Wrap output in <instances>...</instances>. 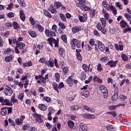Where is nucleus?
<instances>
[{
    "instance_id": "24",
    "label": "nucleus",
    "mask_w": 131,
    "mask_h": 131,
    "mask_svg": "<svg viewBox=\"0 0 131 131\" xmlns=\"http://www.w3.org/2000/svg\"><path fill=\"white\" fill-rule=\"evenodd\" d=\"M5 90L7 91L10 95L13 94V90H12V88L11 86H9L8 85H6L5 87Z\"/></svg>"
},
{
    "instance_id": "30",
    "label": "nucleus",
    "mask_w": 131,
    "mask_h": 131,
    "mask_svg": "<svg viewBox=\"0 0 131 131\" xmlns=\"http://www.w3.org/2000/svg\"><path fill=\"white\" fill-rule=\"evenodd\" d=\"M43 12L44 13V14L47 16L48 17V18H52V14L49 12L47 10L44 9L43 10Z\"/></svg>"
},
{
    "instance_id": "27",
    "label": "nucleus",
    "mask_w": 131,
    "mask_h": 131,
    "mask_svg": "<svg viewBox=\"0 0 131 131\" xmlns=\"http://www.w3.org/2000/svg\"><path fill=\"white\" fill-rule=\"evenodd\" d=\"M106 129L109 131H114L115 130V128L114 126L110 124L106 126Z\"/></svg>"
},
{
    "instance_id": "15",
    "label": "nucleus",
    "mask_w": 131,
    "mask_h": 131,
    "mask_svg": "<svg viewBox=\"0 0 131 131\" xmlns=\"http://www.w3.org/2000/svg\"><path fill=\"white\" fill-rule=\"evenodd\" d=\"M97 43L98 45V48L100 51H104L106 47L105 46V45L103 43V42L98 41L97 42Z\"/></svg>"
},
{
    "instance_id": "19",
    "label": "nucleus",
    "mask_w": 131,
    "mask_h": 131,
    "mask_svg": "<svg viewBox=\"0 0 131 131\" xmlns=\"http://www.w3.org/2000/svg\"><path fill=\"white\" fill-rule=\"evenodd\" d=\"M9 45H15V43H17L18 41H17V39L15 37H13L12 39H9Z\"/></svg>"
},
{
    "instance_id": "44",
    "label": "nucleus",
    "mask_w": 131,
    "mask_h": 131,
    "mask_svg": "<svg viewBox=\"0 0 131 131\" xmlns=\"http://www.w3.org/2000/svg\"><path fill=\"white\" fill-rule=\"evenodd\" d=\"M30 126V125L28 123H26L24 125V126L22 127L23 130H26L28 127Z\"/></svg>"
},
{
    "instance_id": "58",
    "label": "nucleus",
    "mask_w": 131,
    "mask_h": 131,
    "mask_svg": "<svg viewBox=\"0 0 131 131\" xmlns=\"http://www.w3.org/2000/svg\"><path fill=\"white\" fill-rule=\"evenodd\" d=\"M43 100L46 101L48 103H50L51 102V98L49 97L45 96L43 98Z\"/></svg>"
},
{
    "instance_id": "51",
    "label": "nucleus",
    "mask_w": 131,
    "mask_h": 131,
    "mask_svg": "<svg viewBox=\"0 0 131 131\" xmlns=\"http://www.w3.org/2000/svg\"><path fill=\"white\" fill-rule=\"evenodd\" d=\"M124 17L128 20V21H131V16L128 13H125Z\"/></svg>"
},
{
    "instance_id": "6",
    "label": "nucleus",
    "mask_w": 131,
    "mask_h": 131,
    "mask_svg": "<svg viewBox=\"0 0 131 131\" xmlns=\"http://www.w3.org/2000/svg\"><path fill=\"white\" fill-rule=\"evenodd\" d=\"M45 34L47 35V36H48V37H52V36H56V33L49 29H46L45 30Z\"/></svg>"
},
{
    "instance_id": "2",
    "label": "nucleus",
    "mask_w": 131,
    "mask_h": 131,
    "mask_svg": "<svg viewBox=\"0 0 131 131\" xmlns=\"http://www.w3.org/2000/svg\"><path fill=\"white\" fill-rule=\"evenodd\" d=\"M71 46L73 50H75L76 46L78 49H79L81 47L80 41L77 40V39L73 38L72 39V42L71 43Z\"/></svg>"
},
{
    "instance_id": "10",
    "label": "nucleus",
    "mask_w": 131,
    "mask_h": 131,
    "mask_svg": "<svg viewBox=\"0 0 131 131\" xmlns=\"http://www.w3.org/2000/svg\"><path fill=\"white\" fill-rule=\"evenodd\" d=\"M82 116L84 118H86L87 119H95L96 118L95 115L91 114H83Z\"/></svg>"
},
{
    "instance_id": "7",
    "label": "nucleus",
    "mask_w": 131,
    "mask_h": 131,
    "mask_svg": "<svg viewBox=\"0 0 131 131\" xmlns=\"http://www.w3.org/2000/svg\"><path fill=\"white\" fill-rule=\"evenodd\" d=\"M114 92L115 94L112 97V101H117V100L118 99V88H116Z\"/></svg>"
},
{
    "instance_id": "61",
    "label": "nucleus",
    "mask_w": 131,
    "mask_h": 131,
    "mask_svg": "<svg viewBox=\"0 0 131 131\" xmlns=\"http://www.w3.org/2000/svg\"><path fill=\"white\" fill-rule=\"evenodd\" d=\"M127 98V97H126V96H125V95L120 96V99L121 101H124Z\"/></svg>"
},
{
    "instance_id": "62",
    "label": "nucleus",
    "mask_w": 131,
    "mask_h": 131,
    "mask_svg": "<svg viewBox=\"0 0 131 131\" xmlns=\"http://www.w3.org/2000/svg\"><path fill=\"white\" fill-rule=\"evenodd\" d=\"M30 22H31V24H32V25H35V21H34V19H33V18H32V17H31L30 18Z\"/></svg>"
},
{
    "instance_id": "40",
    "label": "nucleus",
    "mask_w": 131,
    "mask_h": 131,
    "mask_svg": "<svg viewBox=\"0 0 131 131\" xmlns=\"http://www.w3.org/2000/svg\"><path fill=\"white\" fill-rule=\"evenodd\" d=\"M13 25L14 29H18V28H20V25L16 21L13 23Z\"/></svg>"
},
{
    "instance_id": "39",
    "label": "nucleus",
    "mask_w": 131,
    "mask_h": 131,
    "mask_svg": "<svg viewBox=\"0 0 131 131\" xmlns=\"http://www.w3.org/2000/svg\"><path fill=\"white\" fill-rule=\"evenodd\" d=\"M49 113H48V115H52V114H53V113H54V107H53V106H50L49 107Z\"/></svg>"
},
{
    "instance_id": "56",
    "label": "nucleus",
    "mask_w": 131,
    "mask_h": 131,
    "mask_svg": "<svg viewBox=\"0 0 131 131\" xmlns=\"http://www.w3.org/2000/svg\"><path fill=\"white\" fill-rule=\"evenodd\" d=\"M92 79H93V76H90L88 80H86V81H85V83L86 84L90 83V82L92 81Z\"/></svg>"
},
{
    "instance_id": "64",
    "label": "nucleus",
    "mask_w": 131,
    "mask_h": 131,
    "mask_svg": "<svg viewBox=\"0 0 131 131\" xmlns=\"http://www.w3.org/2000/svg\"><path fill=\"white\" fill-rule=\"evenodd\" d=\"M117 108V105H112L109 106L108 109L109 110H115Z\"/></svg>"
},
{
    "instance_id": "42",
    "label": "nucleus",
    "mask_w": 131,
    "mask_h": 131,
    "mask_svg": "<svg viewBox=\"0 0 131 131\" xmlns=\"http://www.w3.org/2000/svg\"><path fill=\"white\" fill-rule=\"evenodd\" d=\"M58 25L61 28V29H66V26H65V25H64V23H63L62 21H59L58 23Z\"/></svg>"
},
{
    "instance_id": "11",
    "label": "nucleus",
    "mask_w": 131,
    "mask_h": 131,
    "mask_svg": "<svg viewBox=\"0 0 131 131\" xmlns=\"http://www.w3.org/2000/svg\"><path fill=\"white\" fill-rule=\"evenodd\" d=\"M54 63L55 62L54 61V59L50 58L49 61H46V65L48 66V67H52V68H53V67H54Z\"/></svg>"
},
{
    "instance_id": "20",
    "label": "nucleus",
    "mask_w": 131,
    "mask_h": 131,
    "mask_svg": "<svg viewBox=\"0 0 131 131\" xmlns=\"http://www.w3.org/2000/svg\"><path fill=\"white\" fill-rule=\"evenodd\" d=\"M16 47L19 48L20 50H23V48L25 47V44L23 43V42H18L16 43Z\"/></svg>"
},
{
    "instance_id": "22",
    "label": "nucleus",
    "mask_w": 131,
    "mask_h": 131,
    "mask_svg": "<svg viewBox=\"0 0 131 131\" xmlns=\"http://www.w3.org/2000/svg\"><path fill=\"white\" fill-rule=\"evenodd\" d=\"M79 127L81 128V129H82V130L88 131V130L86 129L88 127H86V125H85V124L83 123H81L79 125Z\"/></svg>"
},
{
    "instance_id": "3",
    "label": "nucleus",
    "mask_w": 131,
    "mask_h": 131,
    "mask_svg": "<svg viewBox=\"0 0 131 131\" xmlns=\"http://www.w3.org/2000/svg\"><path fill=\"white\" fill-rule=\"evenodd\" d=\"M99 91L101 94H103V97L104 99H107L108 97V90L107 89V88H106L104 85H101L100 87Z\"/></svg>"
},
{
    "instance_id": "52",
    "label": "nucleus",
    "mask_w": 131,
    "mask_h": 131,
    "mask_svg": "<svg viewBox=\"0 0 131 131\" xmlns=\"http://www.w3.org/2000/svg\"><path fill=\"white\" fill-rule=\"evenodd\" d=\"M85 47L86 48L88 52H91V51H92V50H93V48H92V47H91L89 45H85Z\"/></svg>"
},
{
    "instance_id": "48",
    "label": "nucleus",
    "mask_w": 131,
    "mask_h": 131,
    "mask_svg": "<svg viewBox=\"0 0 131 131\" xmlns=\"http://www.w3.org/2000/svg\"><path fill=\"white\" fill-rule=\"evenodd\" d=\"M79 2L78 3L76 4V7H79V5L81 4H84L85 3V0H77Z\"/></svg>"
},
{
    "instance_id": "47",
    "label": "nucleus",
    "mask_w": 131,
    "mask_h": 131,
    "mask_svg": "<svg viewBox=\"0 0 131 131\" xmlns=\"http://www.w3.org/2000/svg\"><path fill=\"white\" fill-rule=\"evenodd\" d=\"M107 114H110L111 115H112L113 117H116V112L115 111H112V112H107L106 113Z\"/></svg>"
},
{
    "instance_id": "38",
    "label": "nucleus",
    "mask_w": 131,
    "mask_h": 131,
    "mask_svg": "<svg viewBox=\"0 0 131 131\" xmlns=\"http://www.w3.org/2000/svg\"><path fill=\"white\" fill-rule=\"evenodd\" d=\"M54 4V6H56L57 9H59V8H60V7H62V4H61V3L59 2H55Z\"/></svg>"
},
{
    "instance_id": "50",
    "label": "nucleus",
    "mask_w": 131,
    "mask_h": 131,
    "mask_svg": "<svg viewBox=\"0 0 131 131\" xmlns=\"http://www.w3.org/2000/svg\"><path fill=\"white\" fill-rule=\"evenodd\" d=\"M115 5L117 8L120 9V10H122L123 9L122 8V6H121V3H120V2H116Z\"/></svg>"
},
{
    "instance_id": "5",
    "label": "nucleus",
    "mask_w": 131,
    "mask_h": 131,
    "mask_svg": "<svg viewBox=\"0 0 131 131\" xmlns=\"http://www.w3.org/2000/svg\"><path fill=\"white\" fill-rule=\"evenodd\" d=\"M33 116L36 119H37V121L39 122V123H42L43 121L41 119V116L40 115H38L36 113H34Z\"/></svg>"
},
{
    "instance_id": "55",
    "label": "nucleus",
    "mask_w": 131,
    "mask_h": 131,
    "mask_svg": "<svg viewBox=\"0 0 131 131\" xmlns=\"http://www.w3.org/2000/svg\"><path fill=\"white\" fill-rule=\"evenodd\" d=\"M89 43L91 47H94L95 46V39H91L89 41Z\"/></svg>"
},
{
    "instance_id": "54",
    "label": "nucleus",
    "mask_w": 131,
    "mask_h": 131,
    "mask_svg": "<svg viewBox=\"0 0 131 131\" xmlns=\"http://www.w3.org/2000/svg\"><path fill=\"white\" fill-rule=\"evenodd\" d=\"M52 30L56 32V31H57L58 30V27H57V25H53L52 27Z\"/></svg>"
},
{
    "instance_id": "14",
    "label": "nucleus",
    "mask_w": 131,
    "mask_h": 131,
    "mask_svg": "<svg viewBox=\"0 0 131 131\" xmlns=\"http://www.w3.org/2000/svg\"><path fill=\"white\" fill-rule=\"evenodd\" d=\"M118 63V61H113V60H110L107 63L106 65H110V67H116V64Z\"/></svg>"
},
{
    "instance_id": "17",
    "label": "nucleus",
    "mask_w": 131,
    "mask_h": 131,
    "mask_svg": "<svg viewBox=\"0 0 131 131\" xmlns=\"http://www.w3.org/2000/svg\"><path fill=\"white\" fill-rule=\"evenodd\" d=\"M35 28L39 31V32H43V27L40 25L39 24H36L35 25Z\"/></svg>"
},
{
    "instance_id": "29",
    "label": "nucleus",
    "mask_w": 131,
    "mask_h": 131,
    "mask_svg": "<svg viewBox=\"0 0 131 131\" xmlns=\"http://www.w3.org/2000/svg\"><path fill=\"white\" fill-rule=\"evenodd\" d=\"M29 34L31 36V37H36L37 36V34L33 31H29Z\"/></svg>"
},
{
    "instance_id": "28",
    "label": "nucleus",
    "mask_w": 131,
    "mask_h": 131,
    "mask_svg": "<svg viewBox=\"0 0 131 131\" xmlns=\"http://www.w3.org/2000/svg\"><path fill=\"white\" fill-rule=\"evenodd\" d=\"M120 26L121 27H122L123 28H125L126 26H127V23L124 21V20L122 19L120 21Z\"/></svg>"
},
{
    "instance_id": "57",
    "label": "nucleus",
    "mask_w": 131,
    "mask_h": 131,
    "mask_svg": "<svg viewBox=\"0 0 131 131\" xmlns=\"http://www.w3.org/2000/svg\"><path fill=\"white\" fill-rule=\"evenodd\" d=\"M62 71L64 75H66V74H67V72H68V68L66 67H64L63 68H62Z\"/></svg>"
},
{
    "instance_id": "41",
    "label": "nucleus",
    "mask_w": 131,
    "mask_h": 131,
    "mask_svg": "<svg viewBox=\"0 0 131 131\" xmlns=\"http://www.w3.org/2000/svg\"><path fill=\"white\" fill-rule=\"evenodd\" d=\"M121 58L123 61H126L128 60V57L125 54H122L121 55Z\"/></svg>"
},
{
    "instance_id": "46",
    "label": "nucleus",
    "mask_w": 131,
    "mask_h": 131,
    "mask_svg": "<svg viewBox=\"0 0 131 131\" xmlns=\"http://www.w3.org/2000/svg\"><path fill=\"white\" fill-rule=\"evenodd\" d=\"M58 51L60 56H63V54L65 53V50L63 48H59Z\"/></svg>"
},
{
    "instance_id": "43",
    "label": "nucleus",
    "mask_w": 131,
    "mask_h": 131,
    "mask_svg": "<svg viewBox=\"0 0 131 131\" xmlns=\"http://www.w3.org/2000/svg\"><path fill=\"white\" fill-rule=\"evenodd\" d=\"M62 40L65 43H67V36L65 34H63L61 36Z\"/></svg>"
},
{
    "instance_id": "8",
    "label": "nucleus",
    "mask_w": 131,
    "mask_h": 131,
    "mask_svg": "<svg viewBox=\"0 0 131 131\" xmlns=\"http://www.w3.org/2000/svg\"><path fill=\"white\" fill-rule=\"evenodd\" d=\"M78 19L80 22H85L88 20V15L86 14L83 15H78Z\"/></svg>"
},
{
    "instance_id": "9",
    "label": "nucleus",
    "mask_w": 131,
    "mask_h": 131,
    "mask_svg": "<svg viewBox=\"0 0 131 131\" xmlns=\"http://www.w3.org/2000/svg\"><path fill=\"white\" fill-rule=\"evenodd\" d=\"M48 10L49 12H50V13H51V14H57V13H58V11H57L56 8H55L54 5H50Z\"/></svg>"
},
{
    "instance_id": "60",
    "label": "nucleus",
    "mask_w": 131,
    "mask_h": 131,
    "mask_svg": "<svg viewBox=\"0 0 131 131\" xmlns=\"http://www.w3.org/2000/svg\"><path fill=\"white\" fill-rule=\"evenodd\" d=\"M7 16L9 17V18H13L15 16V13L13 12H9L7 14Z\"/></svg>"
},
{
    "instance_id": "35",
    "label": "nucleus",
    "mask_w": 131,
    "mask_h": 131,
    "mask_svg": "<svg viewBox=\"0 0 131 131\" xmlns=\"http://www.w3.org/2000/svg\"><path fill=\"white\" fill-rule=\"evenodd\" d=\"M17 2L21 7H26V3H25L24 0H17Z\"/></svg>"
},
{
    "instance_id": "4",
    "label": "nucleus",
    "mask_w": 131,
    "mask_h": 131,
    "mask_svg": "<svg viewBox=\"0 0 131 131\" xmlns=\"http://www.w3.org/2000/svg\"><path fill=\"white\" fill-rule=\"evenodd\" d=\"M0 102L2 103V105H6V106H11L12 105V103L10 102L8 99H5L3 97H0Z\"/></svg>"
},
{
    "instance_id": "25",
    "label": "nucleus",
    "mask_w": 131,
    "mask_h": 131,
    "mask_svg": "<svg viewBox=\"0 0 131 131\" xmlns=\"http://www.w3.org/2000/svg\"><path fill=\"white\" fill-rule=\"evenodd\" d=\"M52 86L55 91H56L57 93H59V85L56 82H53L52 83Z\"/></svg>"
},
{
    "instance_id": "1",
    "label": "nucleus",
    "mask_w": 131,
    "mask_h": 131,
    "mask_svg": "<svg viewBox=\"0 0 131 131\" xmlns=\"http://www.w3.org/2000/svg\"><path fill=\"white\" fill-rule=\"evenodd\" d=\"M47 41H48L51 47H53V43L55 48L59 47V38L58 37L56 38V40L53 37L49 38L47 39Z\"/></svg>"
},
{
    "instance_id": "13",
    "label": "nucleus",
    "mask_w": 131,
    "mask_h": 131,
    "mask_svg": "<svg viewBox=\"0 0 131 131\" xmlns=\"http://www.w3.org/2000/svg\"><path fill=\"white\" fill-rule=\"evenodd\" d=\"M78 8H80V9L82 10V11H90V7H88L86 5H85L84 3L80 5Z\"/></svg>"
},
{
    "instance_id": "12",
    "label": "nucleus",
    "mask_w": 131,
    "mask_h": 131,
    "mask_svg": "<svg viewBox=\"0 0 131 131\" xmlns=\"http://www.w3.org/2000/svg\"><path fill=\"white\" fill-rule=\"evenodd\" d=\"M115 48L117 51H123V46L121 44V42H119V46L118 44H115Z\"/></svg>"
},
{
    "instance_id": "33",
    "label": "nucleus",
    "mask_w": 131,
    "mask_h": 131,
    "mask_svg": "<svg viewBox=\"0 0 131 131\" xmlns=\"http://www.w3.org/2000/svg\"><path fill=\"white\" fill-rule=\"evenodd\" d=\"M59 17H60L61 20H62V21H63V22H66V16H65V15H64V14H63L62 13H59Z\"/></svg>"
},
{
    "instance_id": "32",
    "label": "nucleus",
    "mask_w": 131,
    "mask_h": 131,
    "mask_svg": "<svg viewBox=\"0 0 131 131\" xmlns=\"http://www.w3.org/2000/svg\"><path fill=\"white\" fill-rule=\"evenodd\" d=\"M71 110L72 111H78L79 110V107L77 105H72L71 106Z\"/></svg>"
},
{
    "instance_id": "63",
    "label": "nucleus",
    "mask_w": 131,
    "mask_h": 131,
    "mask_svg": "<svg viewBox=\"0 0 131 131\" xmlns=\"http://www.w3.org/2000/svg\"><path fill=\"white\" fill-rule=\"evenodd\" d=\"M55 76L56 78V81H59V80H60V75H59V73H55Z\"/></svg>"
},
{
    "instance_id": "16",
    "label": "nucleus",
    "mask_w": 131,
    "mask_h": 131,
    "mask_svg": "<svg viewBox=\"0 0 131 131\" xmlns=\"http://www.w3.org/2000/svg\"><path fill=\"white\" fill-rule=\"evenodd\" d=\"M81 30V27H74L72 28V31L73 33H77V32H79Z\"/></svg>"
},
{
    "instance_id": "31",
    "label": "nucleus",
    "mask_w": 131,
    "mask_h": 131,
    "mask_svg": "<svg viewBox=\"0 0 131 131\" xmlns=\"http://www.w3.org/2000/svg\"><path fill=\"white\" fill-rule=\"evenodd\" d=\"M38 108H39L40 110H42V111H46V110H47V106L43 104H39Z\"/></svg>"
},
{
    "instance_id": "34",
    "label": "nucleus",
    "mask_w": 131,
    "mask_h": 131,
    "mask_svg": "<svg viewBox=\"0 0 131 131\" xmlns=\"http://www.w3.org/2000/svg\"><path fill=\"white\" fill-rule=\"evenodd\" d=\"M82 69L86 72H88V71H90V68L86 64H82Z\"/></svg>"
},
{
    "instance_id": "53",
    "label": "nucleus",
    "mask_w": 131,
    "mask_h": 131,
    "mask_svg": "<svg viewBox=\"0 0 131 131\" xmlns=\"http://www.w3.org/2000/svg\"><path fill=\"white\" fill-rule=\"evenodd\" d=\"M12 23L11 21H8L5 24V26L7 27L8 28H11L12 27Z\"/></svg>"
},
{
    "instance_id": "37",
    "label": "nucleus",
    "mask_w": 131,
    "mask_h": 131,
    "mask_svg": "<svg viewBox=\"0 0 131 131\" xmlns=\"http://www.w3.org/2000/svg\"><path fill=\"white\" fill-rule=\"evenodd\" d=\"M5 61L6 62H11L13 60V56L10 55L9 56H7L5 58Z\"/></svg>"
},
{
    "instance_id": "36",
    "label": "nucleus",
    "mask_w": 131,
    "mask_h": 131,
    "mask_svg": "<svg viewBox=\"0 0 131 131\" xmlns=\"http://www.w3.org/2000/svg\"><path fill=\"white\" fill-rule=\"evenodd\" d=\"M100 20L101 21V23H102L101 25L102 27H105L106 24V19L104 18H101Z\"/></svg>"
},
{
    "instance_id": "23",
    "label": "nucleus",
    "mask_w": 131,
    "mask_h": 131,
    "mask_svg": "<svg viewBox=\"0 0 131 131\" xmlns=\"http://www.w3.org/2000/svg\"><path fill=\"white\" fill-rule=\"evenodd\" d=\"M68 83L70 86H73V79H72V76H71L68 79Z\"/></svg>"
},
{
    "instance_id": "49",
    "label": "nucleus",
    "mask_w": 131,
    "mask_h": 131,
    "mask_svg": "<svg viewBox=\"0 0 131 131\" xmlns=\"http://www.w3.org/2000/svg\"><path fill=\"white\" fill-rule=\"evenodd\" d=\"M114 6H113V5H107V6L106 7V8H105V9H106L107 11H112V9H114Z\"/></svg>"
},
{
    "instance_id": "21",
    "label": "nucleus",
    "mask_w": 131,
    "mask_h": 131,
    "mask_svg": "<svg viewBox=\"0 0 131 131\" xmlns=\"http://www.w3.org/2000/svg\"><path fill=\"white\" fill-rule=\"evenodd\" d=\"M1 114L3 116H6L7 114H8V112L7 111V107H4L1 109Z\"/></svg>"
},
{
    "instance_id": "45",
    "label": "nucleus",
    "mask_w": 131,
    "mask_h": 131,
    "mask_svg": "<svg viewBox=\"0 0 131 131\" xmlns=\"http://www.w3.org/2000/svg\"><path fill=\"white\" fill-rule=\"evenodd\" d=\"M3 53L5 55H7V54H9V53H11V48H7V49H3Z\"/></svg>"
},
{
    "instance_id": "59",
    "label": "nucleus",
    "mask_w": 131,
    "mask_h": 131,
    "mask_svg": "<svg viewBox=\"0 0 131 131\" xmlns=\"http://www.w3.org/2000/svg\"><path fill=\"white\" fill-rule=\"evenodd\" d=\"M77 59L78 60H79L80 61H81L82 60V58L81 57V55L79 53H77Z\"/></svg>"
},
{
    "instance_id": "18",
    "label": "nucleus",
    "mask_w": 131,
    "mask_h": 131,
    "mask_svg": "<svg viewBox=\"0 0 131 131\" xmlns=\"http://www.w3.org/2000/svg\"><path fill=\"white\" fill-rule=\"evenodd\" d=\"M19 16H20V18L22 21H25L26 16H25V14L24 13V12H23V10H20Z\"/></svg>"
},
{
    "instance_id": "26",
    "label": "nucleus",
    "mask_w": 131,
    "mask_h": 131,
    "mask_svg": "<svg viewBox=\"0 0 131 131\" xmlns=\"http://www.w3.org/2000/svg\"><path fill=\"white\" fill-rule=\"evenodd\" d=\"M68 125L69 127H70L71 128L72 130L73 129V127L74 126V122L71 120H69L68 122Z\"/></svg>"
}]
</instances>
